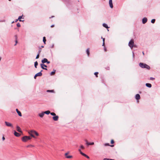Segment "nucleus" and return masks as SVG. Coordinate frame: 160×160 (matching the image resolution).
Returning a JSON list of instances; mask_svg holds the SVG:
<instances>
[{
    "instance_id": "27",
    "label": "nucleus",
    "mask_w": 160,
    "mask_h": 160,
    "mask_svg": "<svg viewBox=\"0 0 160 160\" xmlns=\"http://www.w3.org/2000/svg\"><path fill=\"white\" fill-rule=\"evenodd\" d=\"M55 71L56 70H54V71L50 73V75H54L55 73Z\"/></svg>"
},
{
    "instance_id": "34",
    "label": "nucleus",
    "mask_w": 160,
    "mask_h": 160,
    "mask_svg": "<svg viewBox=\"0 0 160 160\" xmlns=\"http://www.w3.org/2000/svg\"><path fill=\"white\" fill-rule=\"evenodd\" d=\"M155 79V78L152 77H150V80H153Z\"/></svg>"
},
{
    "instance_id": "21",
    "label": "nucleus",
    "mask_w": 160,
    "mask_h": 160,
    "mask_svg": "<svg viewBox=\"0 0 160 160\" xmlns=\"http://www.w3.org/2000/svg\"><path fill=\"white\" fill-rule=\"evenodd\" d=\"M86 52L88 56H89V54H90L89 48H88L87 49Z\"/></svg>"
},
{
    "instance_id": "11",
    "label": "nucleus",
    "mask_w": 160,
    "mask_h": 160,
    "mask_svg": "<svg viewBox=\"0 0 160 160\" xmlns=\"http://www.w3.org/2000/svg\"><path fill=\"white\" fill-rule=\"evenodd\" d=\"M68 153H65V156L67 158H70L72 157V156L71 155H68Z\"/></svg>"
},
{
    "instance_id": "15",
    "label": "nucleus",
    "mask_w": 160,
    "mask_h": 160,
    "mask_svg": "<svg viewBox=\"0 0 160 160\" xmlns=\"http://www.w3.org/2000/svg\"><path fill=\"white\" fill-rule=\"evenodd\" d=\"M14 135L15 136L18 137H19L20 136V134L17 132L16 131H14Z\"/></svg>"
},
{
    "instance_id": "9",
    "label": "nucleus",
    "mask_w": 160,
    "mask_h": 160,
    "mask_svg": "<svg viewBox=\"0 0 160 160\" xmlns=\"http://www.w3.org/2000/svg\"><path fill=\"white\" fill-rule=\"evenodd\" d=\"M85 142H86V144L88 146L90 145H93L94 144V143L93 142H88L87 140H86Z\"/></svg>"
},
{
    "instance_id": "49",
    "label": "nucleus",
    "mask_w": 160,
    "mask_h": 160,
    "mask_svg": "<svg viewBox=\"0 0 160 160\" xmlns=\"http://www.w3.org/2000/svg\"><path fill=\"white\" fill-rule=\"evenodd\" d=\"M104 50L105 51H106V48H104Z\"/></svg>"
},
{
    "instance_id": "3",
    "label": "nucleus",
    "mask_w": 160,
    "mask_h": 160,
    "mask_svg": "<svg viewBox=\"0 0 160 160\" xmlns=\"http://www.w3.org/2000/svg\"><path fill=\"white\" fill-rule=\"evenodd\" d=\"M31 139V137L29 136H24L22 138V140L24 142H26L27 141Z\"/></svg>"
},
{
    "instance_id": "46",
    "label": "nucleus",
    "mask_w": 160,
    "mask_h": 160,
    "mask_svg": "<svg viewBox=\"0 0 160 160\" xmlns=\"http://www.w3.org/2000/svg\"><path fill=\"white\" fill-rule=\"evenodd\" d=\"M54 27V25H51V28H52V27Z\"/></svg>"
},
{
    "instance_id": "43",
    "label": "nucleus",
    "mask_w": 160,
    "mask_h": 160,
    "mask_svg": "<svg viewBox=\"0 0 160 160\" xmlns=\"http://www.w3.org/2000/svg\"><path fill=\"white\" fill-rule=\"evenodd\" d=\"M15 42H16V43H15V44L14 45V46H16L17 43V40H16Z\"/></svg>"
},
{
    "instance_id": "44",
    "label": "nucleus",
    "mask_w": 160,
    "mask_h": 160,
    "mask_svg": "<svg viewBox=\"0 0 160 160\" xmlns=\"http://www.w3.org/2000/svg\"><path fill=\"white\" fill-rule=\"evenodd\" d=\"M46 62L48 63V64H49L50 63V61H48V60H47V62Z\"/></svg>"
},
{
    "instance_id": "36",
    "label": "nucleus",
    "mask_w": 160,
    "mask_h": 160,
    "mask_svg": "<svg viewBox=\"0 0 160 160\" xmlns=\"http://www.w3.org/2000/svg\"><path fill=\"white\" fill-rule=\"evenodd\" d=\"M98 72H96L94 73V74L96 76V77H98Z\"/></svg>"
},
{
    "instance_id": "14",
    "label": "nucleus",
    "mask_w": 160,
    "mask_h": 160,
    "mask_svg": "<svg viewBox=\"0 0 160 160\" xmlns=\"http://www.w3.org/2000/svg\"><path fill=\"white\" fill-rule=\"evenodd\" d=\"M135 98L138 100L140 98V96L139 94H137L135 95Z\"/></svg>"
},
{
    "instance_id": "52",
    "label": "nucleus",
    "mask_w": 160,
    "mask_h": 160,
    "mask_svg": "<svg viewBox=\"0 0 160 160\" xmlns=\"http://www.w3.org/2000/svg\"><path fill=\"white\" fill-rule=\"evenodd\" d=\"M133 56H134V53H133Z\"/></svg>"
},
{
    "instance_id": "5",
    "label": "nucleus",
    "mask_w": 160,
    "mask_h": 160,
    "mask_svg": "<svg viewBox=\"0 0 160 160\" xmlns=\"http://www.w3.org/2000/svg\"><path fill=\"white\" fill-rule=\"evenodd\" d=\"M78 151H79L80 152V153L82 155V156H84L85 157H86V158H87L88 159H89V156H88V155H87L86 154H85L83 153V152H82L81 151V149H78Z\"/></svg>"
},
{
    "instance_id": "45",
    "label": "nucleus",
    "mask_w": 160,
    "mask_h": 160,
    "mask_svg": "<svg viewBox=\"0 0 160 160\" xmlns=\"http://www.w3.org/2000/svg\"><path fill=\"white\" fill-rule=\"evenodd\" d=\"M36 77H37V76H36V74L34 76V78L36 79Z\"/></svg>"
},
{
    "instance_id": "50",
    "label": "nucleus",
    "mask_w": 160,
    "mask_h": 160,
    "mask_svg": "<svg viewBox=\"0 0 160 160\" xmlns=\"http://www.w3.org/2000/svg\"><path fill=\"white\" fill-rule=\"evenodd\" d=\"M41 47H42V48H43L44 47V46H41Z\"/></svg>"
},
{
    "instance_id": "1",
    "label": "nucleus",
    "mask_w": 160,
    "mask_h": 160,
    "mask_svg": "<svg viewBox=\"0 0 160 160\" xmlns=\"http://www.w3.org/2000/svg\"><path fill=\"white\" fill-rule=\"evenodd\" d=\"M28 133L32 137L36 138V137L34 135H36V136H38L39 134L36 131L34 130H31L28 131Z\"/></svg>"
},
{
    "instance_id": "10",
    "label": "nucleus",
    "mask_w": 160,
    "mask_h": 160,
    "mask_svg": "<svg viewBox=\"0 0 160 160\" xmlns=\"http://www.w3.org/2000/svg\"><path fill=\"white\" fill-rule=\"evenodd\" d=\"M58 116H56V115L52 117L53 120L55 121H58Z\"/></svg>"
},
{
    "instance_id": "29",
    "label": "nucleus",
    "mask_w": 160,
    "mask_h": 160,
    "mask_svg": "<svg viewBox=\"0 0 160 160\" xmlns=\"http://www.w3.org/2000/svg\"><path fill=\"white\" fill-rule=\"evenodd\" d=\"M50 114L51 115L53 116H55L56 115V114L54 112H50Z\"/></svg>"
},
{
    "instance_id": "8",
    "label": "nucleus",
    "mask_w": 160,
    "mask_h": 160,
    "mask_svg": "<svg viewBox=\"0 0 160 160\" xmlns=\"http://www.w3.org/2000/svg\"><path fill=\"white\" fill-rule=\"evenodd\" d=\"M109 3L110 7L111 8H112L113 7L112 0H109Z\"/></svg>"
},
{
    "instance_id": "53",
    "label": "nucleus",
    "mask_w": 160,
    "mask_h": 160,
    "mask_svg": "<svg viewBox=\"0 0 160 160\" xmlns=\"http://www.w3.org/2000/svg\"><path fill=\"white\" fill-rule=\"evenodd\" d=\"M30 147V145H29V146H28V147Z\"/></svg>"
},
{
    "instance_id": "41",
    "label": "nucleus",
    "mask_w": 160,
    "mask_h": 160,
    "mask_svg": "<svg viewBox=\"0 0 160 160\" xmlns=\"http://www.w3.org/2000/svg\"><path fill=\"white\" fill-rule=\"evenodd\" d=\"M105 146H109V143H106L104 144Z\"/></svg>"
},
{
    "instance_id": "39",
    "label": "nucleus",
    "mask_w": 160,
    "mask_h": 160,
    "mask_svg": "<svg viewBox=\"0 0 160 160\" xmlns=\"http://www.w3.org/2000/svg\"><path fill=\"white\" fill-rule=\"evenodd\" d=\"M41 50L40 49L38 51V54H39L41 52Z\"/></svg>"
},
{
    "instance_id": "48",
    "label": "nucleus",
    "mask_w": 160,
    "mask_h": 160,
    "mask_svg": "<svg viewBox=\"0 0 160 160\" xmlns=\"http://www.w3.org/2000/svg\"><path fill=\"white\" fill-rule=\"evenodd\" d=\"M18 19H16V20L15 21V22H17L18 21Z\"/></svg>"
},
{
    "instance_id": "54",
    "label": "nucleus",
    "mask_w": 160,
    "mask_h": 160,
    "mask_svg": "<svg viewBox=\"0 0 160 160\" xmlns=\"http://www.w3.org/2000/svg\"><path fill=\"white\" fill-rule=\"evenodd\" d=\"M111 147H113V145H111Z\"/></svg>"
},
{
    "instance_id": "38",
    "label": "nucleus",
    "mask_w": 160,
    "mask_h": 160,
    "mask_svg": "<svg viewBox=\"0 0 160 160\" xmlns=\"http://www.w3.org/2000/svg\"><path fill=\"white\" fill-rule=\"evenodd\" d=\"M106 69L107 70H109L110 69V68L109 67H107L106 68Z\"/></svg>"
},
{
    "instance_id": "19",
    "label": "nucleus",
    "mask_w": 160,
    "mask_h": 160,
    "mask_svg": "<svg viewBox=\"0 0 160 160\" xmlns=\"http://www.w3.org/2000/svg\"><path fill=\"white\" fill-rule=\"evenodd\" d=\"M44 112H42L41 113H40L38 114V115L39 116L41 117V118H42L44 115Z\"/></svg>"
},
{
    "instance_id": "20",
    "label": "nucleus",
    "mask_w": 160,
    "mask_h": 160,
    "mask_svg": "<svg viewBox=\"0 0 160 160\" xmlns=\"http://www.w3.org/2000/svg\"><path fill=\"white\" fill-rule=\"evenodd\" d=\"M146 86L148 88H150L152 87V85L150 83H146Z\"/></svg>"
},
{
    "instance_id": "25",
    "label": "nucleus",
    "mask_w": 160,
    "mask_h": 160,
    "mask_svg": "<svg viewBox=\"0 0 160 160\" xmlns=\"http://www.w3.org/2000/svg\"><path fill=\"white\" fill-rule=\"evenodd\" d=\"M46 41L45 37H43V41L44 44L46 43Z\"/></svg>"
},
{
    "instance_id": "23",
    "label": "nucleus",
    "mask_w": 160,
    "mask_h": 160,
    "mask_svg": "<svg viewBox=\"0 0 160 160\" xmlns=\"http://www.w3.org/2000/svg\"><path fill=\"white\" fill-rule=\"evenodd\" d=\"M44 114H48L49 113H50V112L49 111H47L45 112H44Z\"/></svg>"
},
{
    "instance_id": "37",
    "label": "nucleus",
    "mask_w": 160,
    "mask_h": 160,
    "mask_svg": "<svg viewBox=\"0 0 160 160\" xmlns=\"http://www.w3.org/2000/svg\"><path fill=\"white\" fill-rule=\"evenodd\" d=\"M39 54H38V55H37V56H36V58L38 59V58H39Z\"/></svg>"
},
{
    "instance_id": "31",
    "label": "nucleus",
    "mask_w": 160,
    "mask_h": 160,
    "mask_svg": "<svg viewBox=\"0 0 160 160\" xmlns=\"http://www.w3.org/2000/svg\"><path fill=\"white\" fill-rule=\"evenodd\" d=\"M47 92H53L54 90H48Z\"/></svg>"
},
{
    "instance_id": "32",
    "label": "nucleus",
    "mask_w": 160,
    "mask_h": 160,
    "mask_svg": "<svg viewBox=\"0 0 160 160\" xmlns=\"http://www.w3.org/2000/svg\"><path fill=\"white\" fill-rule=\"evenodd\" d=\"M17 26L18 27H20L21 26V25L19 23H18L17 24Z\"/></svg>"
},
{
    "instance_id": "16",
    "label": "nucleus",
    "mask_w": 160,
    "mask_h": 160,
    "mask_svg": "<svg viewBox=\"0 0 160 160\" xmlns=\"http://www.w3.org/2000/svg\"><path fill=\"white\" fill-rule=\"evenodd\" d=\"M16 111L17 113H18V115L19 116L21 117L22 116L21 113V112L20 111H19L18 110V109H16Z\"/></svg>"
},
{
    "instance_id": "30",
    "label": "nucleus",
    "mask_w": 160,
    "mask_h": 160,
    "mask_svg": "<svg viewBox=\"0 0 160 160\" xmlns=\"http://www.w3.org/2000/svg\"><path fill=\"white\" fill-rule=\"evenodd\" d=\"M155 21V19H152V20L151 22L152 23H154Z\"/></svg>"
},
{
    "instance_id": "35",
    "label": "nucleus",
    "mask_w": 160,
    "mask_h": 160,
    "mask_svg": "<svg viewBox=\"0 0 160 160\" xmlns=\"http://www.w3.org/2000/svg\"><path fill=\"white\" fill-rule=\"evenodd\" d=\"M80 148L82 149H83L84 148V146L82 145H81L80 146Z\"/></svg>"
},
{
    "instance_id": "42",
    "label": "nucleus",
    "mask_w": 160,
    "mask_h": 160,
    "mask_svg": "<svg viewBox=\"0 0 160 160\" xmlns=\"http://www.w3.org/2000/svg\"><path fill=\"white\" fill-rule=\"evenodd\" d=\"M5 138L4 137V136H3V137H2V140H3V141H4V140H5Z\"/></svg>"
},
{
    "instance_id": "18",
    "label": "nucleus",
    "mask_w": 160,
    "mask_h": 160,
    "mask_svg": "<svg viewBox=\"0 0 160 160\" xmlns=\"http://www.w3.org/2000/svg\"><path fill=\"white\" fill-rule=\"evenodd\" d=\"M17 130L19 132H22L21 130V128L18 126H17L16 127Z\"/></svg>"
},
{
    "instance_id": "33",
    "label": "nucleus",
    "mask_w": 160,
    "mask_h": 160,
    "mask_svg": "<svg viewBox=\"0 0 160 160\" xmlns=\"http://www.w3.org/2000/svg\"><path fill=\"white\" fill-rule=\"evenodd\" d=\"M103 160H114L107 158H105Z\"/></svg>"
},
{
    "instance_id": "55",
    "label": "nucleus",
    "mask_w": 160,
    "mask_h": 160,
    "mask_svg": "<svg viewBox=\"0 0 160 160\" xmlns=\"http://www.w3.org/2000/svg\"><path fill=\"white\" fill-rule=\"evenodd\" d=\"M13 22H14V21H13V22H12V23H13Z\"/></svg>"
},
{
    "instance_id": "2",
    "label": "nucleus",
    "mask_w": 160,
    "mask_h": 160,
    "mask_svg": "<svg viewBox=\"0 0 160 160\" xmlns=\"http://www.w3.org/2000/svg\"><path fill=\"white\" fill-rule=\"evenodd\" d=\"M139 65L141 68H146L148 70H150V69L149 66L145 63L140 62L139 63Z\"/></svg>"
},
{
    "instance_id": "26",
    "label": "nucleus",
    "mask_w": 160,
    "mask_h": 160,
    "mask_svg": "<svg viewBox=\"0 0 160 160\" xmlns=\"http://www.w3.org/2000/svg\"><path fill=\"white\" fill-rule=\"evenodd\" d=\"M102 40H103L102 46H104L105 38H102Z\"/></svg>"
},
{
    "instance_id": "22",
    "label": "nucleus",
    "mask_w": 160,
    "mask_h": 160,
    "mask_svg": "<svg viewBox=\"0 0 160 160\" xmlns=\"http://www.w3.org/2000/svg\"><path fill=\"white\" fill-rule=\"evenodd\" d=\"M102 25L104 27L107 28H109L108 25L106 23H103Z\"/></svg>"
},
{
    "instance_id": "4",
    "label": "nucleus",
    "mask_w": 160,
    "mask_h": 160,
    "mask_svg": "<svg viewBox=\"0 0 160 160\" xmlns=\"http://www.w3.org/2000/svg\"><path fill=\"white\" fill-rule=\"evenodd\" d=\"M134 45V40L133 39H131L129 42L128 45L131 48V49H132Z\"/></svg>"
},
{
    "instance_id": "6",
    "label": "nucleus",
    "mask_w": 160,
    "mask_h": 160,
    "mask_svg": "<svg viewBox=\"0 0 160 160\" xmlns=\"http://www.w3.org/2000/svg\"><path fill=\"white\" fill-rule=\"evenodd\" d=\"M5 125L7 126L11 127L12 128H13V126L12 125V124H11V123H10L8 122H7V121H5Z\"/></svg>"
},
{
    "instance_id": "47",
    "label": "nucleus",
    "mask_w": 160,
    "mask_h": 160,
    "mask_svg": "<svg viewBox=\"0 0 160 160\" xmlns=\"http://www.w3.org/2000/svg\"><path fill=\"white\" fill-rule=\"evenodd\" d=\"M30 147H34V146H33V145H30Z\"/></svg>"
},
{
    "instance_id": "12",
    "label": "nucleus",
    "mask_w": 160,
    "mask_h": 160,
    "mask_svg": "<svg viewBox=\"0 0 160 160\" xmlns=\"http://www.w3.org/2000/svg\"><path fill=\"white\" fill-rule=\"evenodd\" d=\"M147 21V19L146 18H143L142 19V22L143 24L145 23Z\"/></svg>"
},
{
    "instance_id": "28",
    "label": "nucleus",
    "mask_w": 160,
    "mask_h": 160,
    "mask_svg": "<svg viewBox=\"0 0 160 160\" xmlns=\"http://www.w3.org/2000/svg\"><path fill=\"white\" fill-rule=\"evenodd\" d=\"M22 18V16H20L19 17L18 19L19 20V21L20 22H21L22 21L21 19Z\"/></svg>"
},
{
    "instance_id": "17",
    "label": "nucleus",
    "mask_w": 160,
    "mask_h": 160,
    "mask_svg": "<svg viewBox=\"0 0 160 160\" xmlns=\"http://www.w3.org/2000/svg\"><path fill=\"white\" fill-rule=\"evenodd\" d=\"M48 59L47 58H44L43 60H42V64H44L46 62H47Z\"/></svg>"
},
{
    "instance_id": "13",
    "label": "nucleus",
    "mask_w": 160,
    "mask_h": 160,
    "mask_svg": "<svg viewBox=\"0 0 160 160\" xmlns=\"http://www.w3.org/2000/svg\"><path fill=\"white\" fill-rule=\"evenodd\" d=\"M42 71V70L41 72H40L36 74V76H41L42 75V73L41 72Z\"/></svg>"
},
{
    "instance_id": "40",
    "label": "nucleus",
    "mask_w": 160,
    "mask_h": 160,
    "mask_svg": "<svg viewBox=\"0 0 160 160\" xmlns=\"http://www.w3.org/2000/svg\"><path fill=\"white\" fill-rule=\"evenodd\" d=\"M114 142V141L113 140H111V143L112 144H113Z\"/></svg>"
},
{
    "instance_id": "24",
    "label": "nucleus",
    "mask_w": 160,
    "mask_h": 160,
    "mask_svg": "<svg viewBox=\"0 0 160 160\" xmlns=\"http://www.w3.org/2000/svg\"><path fill=\"white\" fill-rule=\"evenodd\" d=\"M38 65V62L37 61H36L34 63V66L35 68H37V66Z\"/></svg>"
},
{
    "instance_id": "7",
    "label": "nucleus",
    "mask_w": 160,
    "mask_h": 160,
    "mask_svg": "<svg viewBox=\"0 0 160 160\" xmlns=\"http://www.w3.org/2000/svg\"><path fill=\"white\" fill-rule=\"evenodd\" d=\"M40 65H41V68L42 69H44V70H47V68H45V67H47V66L46 65H45L44 64H41Z\"/></svg>"
},
{
    "instance_id": "51",
    "label": "nucleus",
    "mask_w": 160,
    "mask_h": 160,
    "mask_svg": "<svg viewBox=\"0 0 160 160\" xmlns=\"http://www.w3.org/2000/svg\"><path fill=\"white\" fill-rule=\"evenodd\" d=\"M53 17H54V16H52L51 17V18H53ZM50 18H51L50 17Z\"/></svg>"
}]
</instances>
